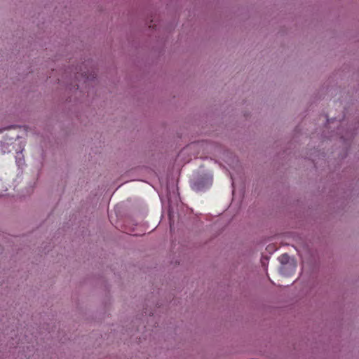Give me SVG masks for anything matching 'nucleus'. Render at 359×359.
Segmentation results:
<instances>
[{
	"instance_id": "nucleus-1",
	"label": "nucleus",
	"mask_w": 359,
	"mask_h": 359,
	"mask_svg": "<svg viewBox=\"0 0 359 359\" xmlns=\"http://www.w3.org/2000/svg\"><path fill=\"white\" fill-rule=\"evenodd\" d=\"M278 261L280 264L279 271L282 276L287 277L295 273L297 263L294 257L283 254L278 257Z\"/></svg>"
}]
</instances>
